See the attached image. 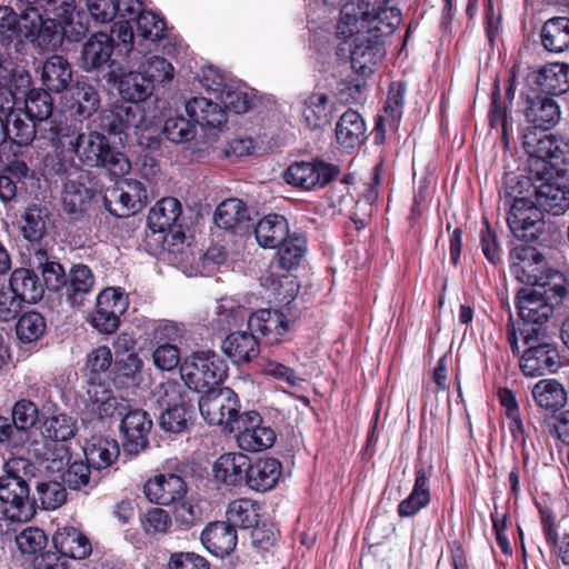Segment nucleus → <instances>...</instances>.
<instances>
[{
	"label": "nucleus",
	"instance_id": "obj_1",
	"mask_svg": "<svg viewBox=\"0 0 569 569\" xmlns=\"http://www.w3.org/2000/svg\"><path fill=\"white\" fill-rule=\"evenodd\" d=\"M57 142L74 154L87 167H102L114 176H124L131 164L127 157L113 150L108 138L96 130L82 132L76 126H61L56 130Z\"/></svg>",
	"mask_w": 569,
	"mask_h": 569
},
{
	"label": "nucleus",
	"instance_id": "obj_2",
	"mask_svg": "<svg viewBox=\"0 0 569 569\" xmlns=\"http://www.w3.org/2000/svg\"><path fill=\"white\" fill-rule=\"evenodd\" d=\"M401 13L389 0H358L357 4L341 9L339 36H353L357 31L391 34L400 24Z\"/></svg>",
	"mask_w": 569,
	"mask_h": 569
},
{
	"label": "nucleus",
	"instance_id": "obj_3",
	"mask_svg": "<svg viewBox=\"0 0 569 569\" xmlns=\"http://www.w3.org/2000/svg\"><path fill=\"white\" fill-rule=\"evenodd\" d=\"M511 273L522 283L543 288L552 292L551 298H565L567 295V278L565 273L548 268L541 271L542 256L532 247L519 246L511 252Z\"/></svg>",
	"mask_w": 569,
	"mask_h": 569
},
{
	"label": "nucleus",
	"instance_id": "obj_4",
	"mask_svg": "<svg viewBox=\"0 0 569 569\" xmlns=\"http://www.w3.org/2000/svg\"><path fill=\"white\" fill-rule=\"evenodd\" d=\"M506 196L512 199L507 222L515 237L526 242L536 240L542 231V213L532 199L530 179L522 177L506 189Z\"/></svg>",
	"mask_w": 569,
	"mask_h": 569
},
{
	"label": "nucleus",
	"instance_id": "obj_5",
	"mask_svg": "<svg viewBox=\"0 0 569 569\" xmlns=\"http://www.w3.org/2000/svg\"><path fill=\"white\" fill-rule=\"evenodd\" d=\"M532 396L536 403L553 415L547 420L550 433L556 437L563 449L569 445V418L568 411L558 412L567 403L566 388L556 379H543L538 381Z\"/></svg>",
	"mask_w": 569,
	"mask_h": 569
},
{
	"label": "nucleus",
	"instance_id": "obj_6",
	"mask_svg": "<svg viewBox=\"0 0 569 569\" xmlns=\"http://www.w3.org/2000/svg\"><path fill=\"white\" fill-rule=\"evenodd\" d=\"M227 365L213 351H198L184 359L180 366V376L184 385L197 392L209 390L227 377Z\"/></svg>",
	"mask_w": 569,
	"mask_h": 569
},
{
	"label": "nucleus",
	"instance_id": "obj_7",
	"mask_svg": "<svg viewBox=\"0 0 569 569\" xmlns=\"http://www.w3.org/2000/svg\"><path fill=\"white\" fill-rule=\"evenodd\" d=\"M199 411L202 418L212 426H220L234 431L240 405L237 395L230 388L211 389L200 397Z\"/></svg>",
	"mask_w": 569,
	"mask_h": 569
},
{
	"label": "nucleus",
	"instance_id": "obj_8",
	"mask_svg": "<svg viewBox=\"0 0 569 569\" xmlns=\"http://www.w3.org/2000/svg\"><path fill=\"white\" fill-rule=\"evenodd\" d=\"M386 34H376L357 31L353 36H341L346 40H350V60L353 71L361 76L371 74L377 64L385 57V49L381 38Z\"/></svg>",
	"mask_w": 569,
	"mask_h": 569
},
{
	"label": "nucleus",
	"instance_id": "obj_9",
	"mask_svg": "<svg viewBox=\"0 0 569 569\" xmlns=\"http://www.w3.org/2000/svg\"><path fill=\"white\" fill-rule=\"evenodd\" d=\"M147 202V191L141 182L124 179L104 196V206L110 213L123 218L140 211Z\"/></svg>",
	"mask_w": 569,
	"mask_h": 569
},
{
	"label": "nucleus",
	"instance_id": "obj_10",
	"mask_svg": "<svg viewBox=\"0 0 569 569\" xmlns=\"http://www.w3.org/2000/svg\"><path fill=\"white\" fill-rule=\"evenodd\" d=\"M128 297L116 288H107L97 297L96 311L90 323L101 333H112L120 325V317L128 309Z\"/></svg>",
	"mask_w": 569,
	"mask_h": 569
},
{
	"label": "nucleus",
	"instance_id": "obj_11",
	"mask_svg": "<svg viewBox=\"0 0 569 569\" xmlns=\"http://www.w3.org/2000/svg\"><path fill=\"white\" fill-rule=\"evenodd\" d=\"M117 415L121 417L120 431L124 439V449L134 455L144 450L152 428V420L148 412L124 403Z\"/></svg>",
	"mask_w": 569,
	"mask_h": 569
},
{
	"label": "nucleus",
	"instance_id": "obj_12",
	"mask_svg": "<svg viewBox=\"0 0 569 569\" xmlns=\"http://www.w3.org/2000/svg\"><path fill=\"white\" fill-rule=\"evenodd\" d=\"M539 330L532 328L523 333V343L528 347L520 358V369L527 377H539L547 370L552 371L558 363V352L547 343H537Z\"/></svg>",
	"mask_w": 569,
	"mask_h": 569
},
{
	"label": "nucleus",
	"instance_id": "obj_13",
	"mask_svg": "<svg viewBox=\"0 0 569 569\" xmlns=\"http://www.w3.org/2000/svg\"><path fill=\"white\" fill-rule=\"evenodd\" d=\"M338 173L335 166L322 161H299L284 172L287 183L302 190H312L329 183Z\"/></svg>",
	"mask_w": 569,
	"mask_h": 569
},
{
	"label": "nucleus",
	"instance_id": "obj_14",
	"mask_svg": "<svg viewBox=\"0 0 569 569\" xmlns=\"http://www.w3.org/2000/svg\"><path fill=\"white\" fill-rule=\"evenodd\" d=\"M234 430L238 431L239 447L251 452L264 450L271 447L276 440L274 431L262 425V419L256 411L241 415Z\"/></svg>",
	"mask_w": 569,
	"mask_h": 569
},
{
	"label": "nucleus",
	"instance_id": "obj_15",
	"mask_svg": "<svg viewBox=\"0 0 569 569\" xmlns=\"http://www.w3.org/2000/svg\"><path fill=\"white\" fill-rule=\"evenodd\" d=\"M300 116L302 124L308 130H322L331 124L335 102L326 92H310L302 98Z\"/></svg>",
	"mask_w": 569,
	"mask_h": 569
},
{
	"label": "nucleus",
	"instance_id": "obj_16",
	"mask_svg": "<svg viewBox=\"0 0 569 569\" xmlns=\"http://www.w3.org/2000/svg\"><path fill=\"white\" fill-rule=\"evenodd\" d=\"M548 297L552 292H548ZM563 298H551L546 300L543 293L536 288H523L517 295V309L519 317L528 323H542L552 311V306L562 301Z\"/></svg>",
	"mask_w": 569,
	"mask_h": 569
},
{
	"label": "nucleus",
	"instance_id": "obj_17",
	"mask_svg": "<svg viewBox=\"0 0 569 569\" xmlns=\"http://www.w3.org/2000/svg\"><path fill=\"white\" fill-rule=\"evenodd\" d=\"M184 109L193 123H198L208 132L220 131L227 123L226 109L209 98L193 97L187 100Z\"/></svg>",
	"mask_w": 569,
	"mask_h": 569
},
{
	"label": "nucleus",
	"instance_id": "obj_18",
	"mask_svg": "<svg viewBox=\"0 0 569 569\" xmlns=\"http://www.w3.org/2000/svg\"><path fill=\"white\" fill-rule=\"evenodd\" d=\"M30 465L19 457L8 459L0 476V498H28L30 488L26 480Z\"/></svg>",
	"mask_w": 569,
	"mask_h": 569
},
{
	"label": "nucleus",
	"instance_id": "obj_19",
	"mask_svg": "<svg viewBox=\"0 0 569 569\" xmlns=\"http://www.w3.org/2000/svg\"><path fill=\"white\" fill-rule=\"evenodd\" d=\"M100 93L97 86L78 80L72 84L66 96L68 111L80 119H88L100 108Z\"/></svg>",
	"mask_w": 569,
	"mask_h": 569
},
{
	"label": "nucleus",
	"instance_id": "obj_20",
	"mask_svg": "<svg viewBox=\"0 0 569 569\" xmlns=\"http://www.w3.org/2000/svg\"><path fill=\"white\" fill-rule=\"evenodd\" d=\"M78 431L77 420L58 409L54 405L44 406L42 409L41 433L52 441H68Z\"/></svg>",
	"mask_w": 569,
	"mask_h": 569
},
{
	"label": "nucleus",
	"instance_id": "obj_21",
	"mask_svg": "<svg viewBox=\"0 0 569 569\" xmlns=\"http://www.w3.org/2000/svg\"><path fill=\"white\" fill-rule=\"evenodd\" d=\"M201 541L210 553L222 558L233 551L238 537L234 526L229 521H217L204 528L201 533Z\"/></svg>",
	"mask_w": 569,
	"mask_h": 569
},
{
	"label": "nucleus",
	"instance_id": "obj_22",
	"mask_svg": "<svg viewBox=\"0 0 569 569\" xmlns=\"http://www.w3.org/2000/svg\"><path fill=\"white\" fill-rule=\"evenodd\" d=\"M248 328L267 338L269 343H278L289 331L290 325L283 313L277 310L261 309L248 318Z\"/></svg>",
	"mask_w": 569,
	"mask_h": 569
},
{
	"label": "nucleus",
	"instance_id": "obj_23",
	"mask_svg": "<svg viewBox=\"0 0 569 569\" xmlns=\"http://www.w3.org/2000/svg\"><path fill=\"white\" fill-rule=\"evenodd\" d=\"M188 481L176 473H157L147 479L143 485L146 498H184L192 495Z\"/></svg>",
	"mask_w": 569,
	"mask_h": 569
},
{
	"label": "nucleus",
	"instance_id": "obj_24",
	"mask_svg": "<svg viewBox=\"0 0 569 569\" xmlns=\"http://www.w3.org/2000/svg\"><path fill=\"white\" fill-rule=\"evenodd\" d=\"M250 459L242 452L221 455L213 465L214 478L228 486H237L246 481Z\"/></svg>",
	"mask_w": 569,
	"mask_h": 569
},
{
	"label": "nucleus",
	"instance_id": "obj_25",
	"mask_svg": "<svg viewBox=\"0 0 569 569\" xmlns=\"http://www.w3.org/2000/svg\"><path fill=\"white\" fill-rule=\"evenodd\" d=\"M113 50L112 38L104 32L92 34L82 46L80 67L84 71H93L104 66Z\"/></svg>",
	"mask_w": 569,
	"mask_h": 569
},
{
	"label": "nucleus",
	"instance_id": "obj_26",
	"mask_svg": "<svg viewBox=\"0 0 569 569\" xmlns=\"http://www.w3.org/2000/svg\"><path fill=\"white\" fill-rule=\"evenodd\" d=\"M531 192L540 210L547 211L552 216L563 214L569 209L566 183L551 181L539 187L531 184Z\"/></svg>",
	"mask_w": 569,
	"mask_h": 569
},
{
	"label": "nucleus",
	"instance_id": "obj_27",
	"mask_svg": "<svg viewBox=\"0 0 569 569\" xmlns=\"http://www.w3.org/2000/svg\"><path fill=\"white\" fill-rule=\"evenodd\" d=\"M290 234L289 223L283 216L268 214L259 220L254 236L260 247L276 249Z\"/></svg>",
	"mask_w": 569,
	"mask_h": 569
},
{
	"label": "nucleus",
	"instance_id": "obj_28",
	"mask_svg": "<svg viewBox=\"0 0 569 569\" xmlns=\"http://www.w3.org/2000/svg\"><path fill=\"white\" fill-rule=\"evenodd\" d=\"M83 452L89 466L100 470L110 467L118 459L120 449L113 438L94 436L87 442Z\"/></svg>",
	"mask_w": 569,
	"mask_h": 569
},
{
	"label": "nucleus",
	"instance_id": "obj_29",
	"mask_svg": "<svg viewBox=\"0 0 569 569\" xmlns=\"http://www.w3.org/2000/svg\"><path fill=\"white\" fill-rule=\"evenodd\" d=\"M281 473L280 462L273 458L258 459L249 462L246 483L258 492L272 489Z\"/></svg>",
	"mask_w": 569,
	"mask_h": 569
},
{
	"label": "nucleus",
	"instance_id": "obj_30",
	"mask_svg": "<svg viewBox=\"0 0 569 569\" xmlns=\"http://www.w3.org/2000/svg\"><path fill=\"white\" fill-rule=\"evenodd\" d=\"M10 291L20 302L36 303L44 292L43 284L39 281L37 274L26 268L16 269L10 277Z\"/></svg>",
	"mask_w": 569,
	"mask_h": 569
},
{
	"label": "nucleus",
	"instance_id": "obj_31",
	"mask_svg": "<svg viewBox=\"0 0 569 569\" xmlns=\"http://www.w3.org/2000/svg\"><path fill=\"white\" fill-rule=\"evenodd\" d=\"M152 79L139 68L136 71L122 73L118 81V91L128 102H142L153 93Z\"/></svg>",
	"mask_w": 569,
	"mask_h": 569
},
{
	"label": "nucleus",
	"instance_id": "obj_32",
	"mask_svg": "<svg viewBox=\"0 0 569 569\" xmlns=\"http://www.w3.org/2000/svg\"><path fill=\"white\" fill-rule=\"evenodd\" d=\"M222 350L237 363L248 362L259 355L258 341L251 330L230 333L222 342Z\"/></svg>",
	"mask_w": 569,
	"mask_h": 569
},
{
	"label": "nucleus",
	"instance_id": "obj_33",
	"mask_svg": "<svg viewBox=\"0 0 569 569\" xmlns=\"http://www.w3.org/2000/svg\"><path fill=\"white\" fill-rule=\"evenodd\" d=\"M94 286V277L89 267L84 264L74 266L66 282V299L72 307H81Z\"/></svg>",
	"mask_w": 569,
	"mask_h": 569
},
{
	"label": "nucleus",
	"instance_id": "obj_34",
	"mask_svg": "<svg viewBox=\"0 0 569 569\" xmlns=\"http://www.w3.org/2000/svg\"><path fill=\"white\" fill-rule=\"evenodd\" d=\"M72 78V70L61 56H52L46 60L41 70V80L49 91L60 93L68 89Z\"/></svg>",
	"mask_w": 569,
	"mask_h": 569
},
{
	"label": "nucleus",
	"instance_id": "obj_35",
	"mask_svg": "<svg viewBox=\"0 0 569 569\" xmlns=\"http://www.w3.org/2000/svg\"><path fill=\"white\" fill-rule=\"evenodd\" d=\"M367 126L361 114L355 110H347L338 120L336 137L346 148L359 146L366 138Z\"/></svg>",
	"mask_w": 569,
	"mask_h": 569
},
{
	"label": "nucleus",
	"instance_id": "obj_36",
	"mask_svg": "<svg viewBox=\"0 0 569 569\" xmlns=\"http://www.w3.org/2000/svg\"><path fill=\"white\" fill-rule=\"evenodd\" d=\"M181 214V203L173 197L159 200L149 211L148 226L153 232L171 230Z\"/></svg>",
	"mask_w": 569,
	"mask_h": 569
},
{
	"label": "nucleus",
	"instance_id": "obj_37",
	"mask_svg": "<svg viewBox=\"0 0 569 569\" xmlns=\"http://www.w3.org/2000/svg\"><path fill=\"white\" fill-rule=\"evenodd\" d=\"M53 543L58 551L72 559H84L91 551L89 539L76 528H63L53 537Z\"/></svg>",
	"mask_w": 569,
	"mask_h": 569
},
{
	"label": "nucleus",
	"instance_id": "obj_38",
	"mask_svg": "<svg viewBox=\"0 0 569 569\" xmlns=\"http://www.w3.org/2000/svg\"><path fill=\"white\" fill-rule=\"evenodd\" d=\"M79 179H68L62 191V207L69 214L84 212L90 206L92 191Z\"/></svg>",
	"mask_w": 569,
	"mask_h": 569
},
{
	"label": "nucleus",
	"instance_id": "obj_39",
	"mask_svg": "<svg viewBox=\"0 0 569 569\" xmlns=\"http://www.w3.org/2000/svg\"><path fill=\"white\" fill-rule=\"evenodd\" d=\"M276 249L278 266L283 270H292L300 264L307 252V240L301 234L290 233Z\"/></svg>",
	"mask_w": 569,
	"mask_h": 569
},
{
	"label": "nucleus",
	"instance_id": "obj_40",
	"mask_svg": "<svg viewBox=\"0 0 569 569\" xmlns=\"http://www.w3.org/2000/svg\"><path fill=\"white\" fill-rule=\"evenodd\" d=\"M261 503L258 500H231L226 515L228 521L241 528H251L260 523Z\"/></svg>",
	"mask_w": 569,
	"mask_h": 569
},
{
	"label": "nucleus",
	"instance_id": "obj_41",
	"mask_svg": "<svg viewBox=\"0 0 569 569\" xmlns=\"http://www.w3.org/2000/svg\"><path fill=\"white\" fill-rule=\"evenodd\" d=\"M543 47L551 52H563L569 47V18L555 17L542 28Z\"/></svg>",
	"mask_w": 569,
	"mask_h": 569
},
{
	"label": "nucleus",
	"instance_id": "obj_42",
	"mask_svg": "<svg viewBox=\"0 0 569 569\" xmlns=\"http://www.w3.org/2000/svg\"><path fill=\"white\" fill-rule=\"evenodd\" d=\"M249 219L246 204L234 198L222 201L216 212L214 222L219 228L231 230L244 224Z\"/></svg>",
	"mask_w": 569,
	"mask_h": 569
},
{
	"label": "nucleus",
	"instance_id": "obj_43",
	"mask_svg": "<svg viewBox=\"0 0 569 569\" xmlns=\"http://www.w3.org/2000/svg\"><path fill=\"white\" fill-rule=\"evenodd\" d=\"M559 107L550 98H539L530 101L526 109V118L537 128L548 129L559 120Z\"/></svg>",
	"mask_w": 569,
	"mask_h": 569
},
{
	"label": "nucleus",
	"instance_id": "obj_44",
	"mask_svg": "<svg viewBox=\"0 0 569 569\" xmlns=\"http://www.w3.org/2000/svg\"><path fill=\"white\" fill-rule=\"evenodd\" d=\"M261 286L271 290L273 298L282 303H290L299 291V284L292 276L277 277L273 273L260 278Z\"/></svg>",
	"mask_w": 569,
	"mask_h": 569
},
{
	"label": "nucleus",
	"instance_id": "obj_45",
	"mask_svg": "<svg viewBox=\"0 0 569 569\" xmlns=\"http://www.w3.org/2000/svg\"><path fill=\"white\" fill-rule=\"evenodd\" d=\"M6 131H8V139L12 142L27 146L36 137V124L19 111L7 116Z\"/></svg>",
	"mask_w": 569,
	"mask_h": 569
},
{
	"label": "nucleus",
	"instance_id": "obj_46",
	"mask_svg": "<svg viewBox=\"0 0 569 569\" xmlns=\"http://www.w3.org/2000/svg\"><path fill=\"white\" fill-rule=\"evenodd\" d=\"M150 400L159 407H166V409L189 402L186 399L183 387L173 380L157 385L151 391Z\"/></svg>",
	"mask_w": 569,
	"mask_h": 569
},
{
	"label": "nucleus",
	"instance_id": "obj_47",
	"mask_svg": "<svg viewBox=\"0 0 569 569\" xmlns=\"http://www.w3.org/2000/svg\"><path fill=\"white\" fill-rule=\"evenodd\" d=\"M48 30L49 28L46 27V22L42 20L37 8L27 7L19 14L17 39H28L33 41L36 38L44 37Z\"/></svg>",
	"mask_w": 569,
	"mask_h": 569
},
{
	"label": "nucleus",
	"instance_id": "obj_48",
	"mask_svg": "<svg viewBox=\"0 0 569 569\" xmlns=\"http://www.w3.org/2000/svg\"><path fill=\"white\" fill-rule=\"evenodd\" d=\"M26 116L33 120H47L53 111V101L48 91L30 90L24 100Z\"/></svg>",
	"mask_w": 569,
	"mask_h": 569
},
{
	"label": "nucleus",
	"instance_id": "obj_49",
	"mask_svg": "<svg viewBox=\"0 0 569 569\" xmlns=\"http://www.w3.org/2000/svg\"><path fill=\"white\" fill-rule=\"evenodd\" d=\"M89 401L100 416H114L123 403H119L111 390L101 383H91L88 388Z\"/></svg>",
	"mask_w": 569,
	"mask_h": 569
},
{
	"label": "nucleus",
	"instance_id": "obj_50",
	"mask_svg": "<svg viewBox=\"0 0 569 569\" xmlns=\"http://www.w3.org/2000/svg\"><path fill=\"white\" fill-rule=\"evenodd\" d=\"M192 416V406L188 403L169 407L159 417L160 427L172 433L183 432Z\"/></svg>",
	"mask_w": 569,
	"mask_h": 569
},
{
	"label": "nucleus",
	"instance_id": "obj_51",
	"mask_svg": "<svg viewBox=\"0 0 569 569\" xmlns=\"http://www.w3.org/2000/svg\"><path fill=\"white\" fill-rule=\"evenodd\" d=\"M10 420L18 433L26 432L39 420L38 407L28 399H21L13 405Z\"/></svg>",
	"mask_w": 569,
	"mask_h": 569
},
{
	"label": "nucleus",
	"instance_id": "obj_52",
	"mask_svg": "<svg viewBox=\"0 0 569 569\" xmlns=\"http://www.w3.org/2000/svg\"><path fill=\"white\" fill-rule=\"evenodd\" d=\"M162 132L168 140L181 143L194 138L196 126L189 119L177 116L166 120Z\"/></svg>",
	"mask_w": 569,
	"mask_h": 569
},
{
	"label": "nucleus",
	"instance_id": "obj_53",
	"mask_svg": "<svg viewBox=\"0 0 569 569\" xmlns=\"http://www.w3.org/2000/svg\"><path fill=\"white\" fill-rule=\"evenodd\" d=\"M46 328L43 317L34 311L23 313L16 327L17 336L22 342H32L41 337Z\"/></svg>",
	"mask_w": 569,
	"mask_h": 569
},
{
	"label": "nucleus",
	"instance_id": "obj_54",
	"mask_svg": "<svg viewBox=\"0 0 569 569\" xmlns=\"http://www.w3.org/2000/svg\"><path fill=\"white\" fill-rule=\"evenodd\" d=\"M34 258L42 269L43 281L49 290L57 291L66 284L64 270L60 263L48 261L47 253L42 250H38Z\"/></svg>",
	"mask_w": 569,
	"mask_h": 569
},
{
	"label": "nucleus",
	"instance_id": "obj_55",
	"mask_svg": "<svg viewBox=\"0 0 569 569\" xmlns=\"http://www.w3.org/2000/svg\"><path fill=\"white\" fill-rule=\"evenodd\" d=\"M543 532L548 543L552 547V552L556 557L561 559L563 565H568L569 541L568 535L565 533L561 538L553 528V518L551 515L541 510Z\"/></svg>",
	"mask_w": 569,
	"mask_h": 569
},
{
	"label": "nucleus",
	"instance_id": "obj_56",
	"mask_svg": "<svg viewBox=\"0 0 569 569\" xmlns=\"http://www.w3.org/2000/svg\"><path fill=\"white\" fill-rule=\"evenodd\" d=\"M100 128L110 134H126L129 136L127 128V114L124 111V103L116 104L112 108L104 110L100 118Z\"/></svg>",
	"mask_w": 569,
	"mask_h": 569
},
{
	"label": "nucleus",
	"instance_id": "obj_57",
	"mask_svg": "<svg viewBox=\"0 0 569 569\" xmlns=\"http://www.w3.org/2000/svg\"><path fill=\"white\" fill-rule=\"evenodd\" d=\"M76 0H44V12L52 23L66 27L72 23Z\"/></svg>",
	"mask_w": 569,
	"mask_h": 569
},
{
	"label": "nucleus",
	"instance_id": "obj_58",
	"mask_svg": "<svg viewBox=\"0 0 569 569\" xmlns=\"http://www.w3.org/2000/svg\"><path fill=\"white\" fill-rule=\"evenodd\" d=\"M171 522L169 512L159 507L151 508L141 518L142 529L148 536L167 533Z\"/></svg>",
	"mask_w": 569,
	"mask_h": 569
},
{
	"label": "nucleus",
	"instance_id": "obj_59",
	"mask_svg": "<svg viewBox=\"0 0 569 569\" xmlns=\"http://www.w3.org/2000/svg\"><path fill=\"white\" fill-rule=\"evenodd\" d=\"M124 111L130 134L140 136L153 124V118L147 116L146 109L140 102H124Z\"/></svg>",
	"mask_w": 569,
	"mask_h": 569
},
{
	"label": "nucleus",
	"instance_id": "obj_60",
	"mask_svg": "<svg viewBox=\"0 0 569 569\" xmlns=\"http://www.w3.org/2000/svg\"><path fill=\"white\" fill-rule=\"evenodd\" d=\"M0 509L9 521L26 522L36 513V500H0Z\"/></svg>",
	"mask_w": 569,
	"mask_h": 569
},
{
	"label": "nucleus",
	"instance_id": "obj_61",
	"mask_svg": "<svg viewBox=\"0 0 569 569\" xmlns=\"http://www.w3.org/2000/svg\"><path fill=\"white\" fill-rule=\"evenodd\" d=\"M16 543L22 553L36 555L46 547L47 537L41 529L28 527L16 537Z\"/></svg>",
	"mask_w": 569,
	"mask_h": 569
},
{
	"label": "nucleus",
	"instance_id": "obj_62",
	"mask_svg": "<svg viewBox=\"0 0 569 569\" xmlns=\"http://www.w3.org/2000/svg\"><path fill=\"white\" fill-rule=\"evenodd\" d=\"M152 360L158 369L171 371L180 363V350L173 343H159L152 352Z\"/></svg>",
	"mask_w": 569,
	"mask_h": 569
},
{
	"label": "nucleus",
	"instance_id": "obj_63",
	"mask_svg": "<svg viewBox=\"0 0 569 569\" xmlns=\"http://www.w3.org/2000/svg\"><path fill=\"white\" fill-rule=\"evenodd\" d=\"M137 27L140 34L152 41L163 37L164 22L151 11H140L137 17Z\"/></svg>",
	"mask_w": 569,
	"mask_h": 569
},
{
	"label": "nucleus",
	"instance_id": "obj_64",
	"mask_svg": "<svg viewBox=\"0 0 569 569\" xmlns=\"http://www.w3.org/2000/svg\"><path fill=\"white\" fill-rule=\"evenodd\" d=\"M139 67L148 78L152 79V84L156 81L164 82L173 78L174 69L172 64L162 57H151Z\"/></svg>",
	"mask_w": 569,
	"mask_h": 569
}]
</instances>
